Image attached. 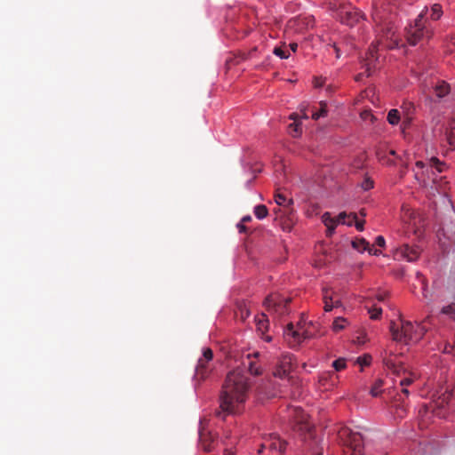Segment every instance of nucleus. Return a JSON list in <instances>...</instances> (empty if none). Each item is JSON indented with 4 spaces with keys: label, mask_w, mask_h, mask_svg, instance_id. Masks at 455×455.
<instances>
[{
    "label": "nucleus",
    "mask_w": 455,
    "mask_h": 455,
    "mask_svg": "<svg viewBox=\"0 0 455 455\" xmlns=\"http://www.w3.org/2000/svg\"><path fill=\"white\" fill-rule=\"evenodd\" d=\"M442 14H443V9L439 4H435L431 6L430 18L433 20H439L441 18Z\"/></svg>",
    "instance_id": "24"
},
{
    "label": "nucleus",
    "mask_w": 455,
    "mask_h": 455,
    "mask_svg": "<svg viewBox=\"0 0 455 455\" xmlns=\"http://www.w3.org/2000/svg\"><path fill=\"white\" fill-rule=\"evenodd\" d=\"M323 453V449H321V451H317L315 452V455H322Z\"/></svg>",
    "instance_id": "55"
},
{
    "label": "nucleus",
    "mask_w": 455,
    "mask_h": 455,
    "mask_svg": "<svg viewBox=\"0 0 455 455\" xmlns=\"http://www.w3.org/2000/svg\"><path fill=\"white\" fill-rule=\"evenodd\" d=\"M259 352L249 353L242 362V369L247 371L251 375L258 376L262 372L261 366L258 363ZM241 368V366H239Z\"/></svg>",
    "instance_id": "11"
},
{
    "label": "nucleus",
    "mask_w": 455,
    "mask_h": 455,
    "mask_svg": "<svg viewBox=\"0 0 455 455\" xmlns=\"http://www.w3.org/2000/svg\"><path fill=\"white\" fill-rule=\"evenodd\" d=\"M433 90L436 98L442 99L449 94L450 85L444 81H437L433 85Z\"/></svg>",
    "instance_id": "18"
},
{
    "label": "nucleus",
    "mask_w": 455,
    "mask_h": 455,
    "mask_svg": "<svg viewBox=\"0 0 455 455\" xmlns=\"http://www.w3.org/2000/svg\"><path fill=\"white\" fill-rule=\"evenodd\" d=\"M244 315L247 317L249 315V311H246V313L242 312V317H244Z\"/></svg>",
    "instance_id": "52"
},
{
    "label": "nucleus",
    "mask_w": 455,
    "mask_h": 455,
    "mask_svg": "<svg viewBox=\"0 0 455 455\" xmlns=\"http://www.w3.org/2000/svg\"><path fill=\"white\" fill-rule=\"evenodd\" d=\"M413 382V379L411 377H405L400 380V386L407 387Z\"/></svg>",
    "instance_id": "38"
},
{
    "label": "nucleus",
    "mask_w": 455,
    "mask_h": 455,
    "mask_svg": "<svg viewBox=\"0 0 455 455\" xmlns=\"http://www.w3.org/2000/svg\"><path fill=\"white\" fill-rule=\"evenodd\" d=\"M273 53L281 59H288L290 56L289 52L283 47H275Z\"/></svg>",
    "instance_id": "31"
},
{
    "label": "nucleus",
    "mask_w": 455,
    "mask_h": 455,
    "mask_svg": "<svg viewBox=\"0 0 455 455\" xmlns=\"http://www.w3.org/2000/svg\"><path fill=\"white\" fill-rule=\"evenodd\" d=\"M265 339H266V341L270 342V341H271V339H272V338H271L270 336H267V337L265 338Z\"/></svg>",
    "instance_id": "56"
},
{
    "label": "nucleus",
    "mask_w": 455,
    "mask_h": 455,
    "mask_svg": "<svg viewBox=\"0 0 455 455\" xmlns=\"http://www.w3.org/2000/svg\"><path fill=\"white\" fill-rule=\"evenodd\" d=\"M213 352L211 348L206 347L203 350L202 356L198 359L195 372V379L197 380H204L211 374L212 367Z\"/></svg>",
    "instance_id": "7"
},
{
    "label": "nucleus",
    "mask_w": 455,
    "mask_h": 455,
    "mask_svg": "<svg viewBox=\"0 0 455 455\" xmlns=\"http://www.w3.org/2000/svg\"><path fill=\"white\" fill-rule=\"evenodd\" d=\"M352 246L355 250H357L360 252H363L367 251L370 254L377 255L379 253V250L374 249L370 245V243L363 238L356 239L355 241L352 242Z\"/></svg>",
    "instance_id": "17"
},
{
    "label": "nucleus",
    "mask_w": 455,
    "mask_h": 455,
    "mask_svg": "<svg viewBox=\"0 0 455 455\" xmlns=\"http://www.w3.org/2000/svg\"><path fill=\"white\" fill-rule=\"evenodd\" d=\"M275 203L280 206L289 207L292 201L290 199L288 200L282 194H276L275 196Z\"/></svg>",
    "instance_id": "28"
},
{
    "label": "nucleus",
    "mask_w": 455,
    "mask_h": 455,
    "mask_svg": "<svg viewBox=\"0 0 455 455\" xmlns=\"http://www.w3.org/2000/svg\"><path fill=\"white\" fill-rule=\"evenodd\" d=\"M283 230H286V231H290L291 230V226L290 225H287V226H283Z\"/></svg>",
    "instance_id": "50"
},
{
    "label": "nucleus",
    "mask_w": 455,
    "mask_h": 455,
    "mask_svg": "<svg viewBox=\"0 0 455 455\" xmlns=\"http://www.w3.org/2000/svg\"><path fill=\"white\" fill-rule=\"evenodd\" d=\"M347 214L346 212H340L337 220L333 219L329 212H324L322 216V220L327 228V235L331 236L333 234L336 226L339 223L352 226V222L347 221Z\"/></svg>",
    "instance_id": "12"
},
{
    "label": "nucleus",
    "mask_w": 455,
    "mask_h": 455,
    "mask_svg": "<svg viewBox=\"0 0 455 455\" xmlns=\"http://www.w3.org/2000/svg\"><path fill=\"white\" fill-rule=\"evenodd\" d=\"M291 302V299H283L277 295H270L266 298L264 306L266 309L270 313L277 316H282L288 314V304Z\"/></svg>",
    "instance_id": "8"
},
{
    "label": "nucleus",
    "mask_w": 455,
    "mask_h": 455,
    "mask_svg": "<svg viewBox=\"0 0 455 455\" xmlns=\"http://www.w3.org/2000/svg\"><path fill=\"white\" fill-rule=\"evenodd\" d=\"M284 337L291 346H297L303 340L312 338L313 335L307 330L301 331L299 324L298 329H295L291 323L284 331Z\"/></svg>",
    "instance_id": "10"
},
{
    "label": "nucleus",
    "mask_w": 455,
    "mask_h": 455,
    "mask_svg": "<svg viewBox=\"0 0 455 455\" xmlns=\"http://www.w3.org/2000/svg\"><path fill=\"white\" fill-rule=\"evenodd\" d=\"M256 325L259 331L262 334L268 329V321L267 319V315L265 314H261L260 316L256 318Z\"/></svg>",
    "instance_id": "21"
},
{
    "label": "nucleus",
    "mask_w": 455,
    "mask_h": 455,
    "mask_svg": "<svg viewBox=\"0 0 455 455\" xmlns=\"http://www.w3.org/2000/svg\"><path fill=\"white\" fill-rule=\"evenodd\" d=\"M375 243H376V244H377L378 246H379V247H384V245H385V239H384V237H383V236L379 235V236H377V237H376V239H375Z\"/></svg>",
    "instance_id": "40"
},
{
    "label": "nucleus",
    "mask_w": 455,
    "mask_h": 455,
    "mask_svg": "<svg viewBox=\"0 0 455 455\" xmlns=\"http://www.w3.org/2000/svg\"><path fill=\"white\" fill-rule=\"evenodd\" d=\"M199 439L201 446L203 447L204 451H212V444L213 442V439L212 436H207L206 434L203 430L199 432Z\"/></svg>",
    "instance_id": "20"
},
{
    "label": "nucleus",
    "mask_w": 455,
    "mask_h": 455,
    "mask_svg": "<svg viewBox=\"0 0 455 455\" xmlns=\"http://www.w3.org/2000/svg\"><path fill=\"white\" fill-rule=\"evenodd\" d=\"M289 372H290L289 371L283 369L282 367L277 365L275 371H274V375L280 379H283L286 376H288Z\"/></svg>",
    "instance_id": "35"
},
{
    "label": "nucleus",
    "mask_w": 455,
    "mask_h": 455,
    "mask_svg": "<svg viewBox=\"0 0 455 455\" xmlns=\"http://www.w3.org/2000/svg\"><path fill=\"white\" fill-rule=\"evenodd\" d=\"M329 9L335 13V16L339 21L347 26L353 27L359 22L360 20H364V14L357 8L353 6L350 3L343 0H333L329 3Z\"/></svg>",
    "instance_id": "4"
},
{
    "label": "nucleus",
    "mask_w": 455,
    "mask_h": 455,
    "mask_svg": "<svg viewBox=\"0 0 455 455\" xmlns=\"http://www.w3.org/2000/svg\"><path fill=\"white\" fill-rule=\"evenodd\" d=\"M390 154H391V155H395V152L394 150H391V151H390Z\"/></svg>",
    "instance_id": "59"
},
{
    "label": "nucleus",
    "mask_w": 455,
    "mask_h": 455,
    "mask_svg": "<svg viewBox=\"0 0 455 455\" xmlns=\"http://www.w3.org/2000/svg\"><path fill=\"white\" fill-rule=\"evenodd\" d=\"M237 228L240 233H245L247 231V228L241 222L237 224Z\"/></svg>",
    "instance_id": "41"
},
{
    "label": "nucleus",
    "mask_w": 455,
    "mask_h": 455,
    "mask_svg": "<svg viewBox=\"0 0 455 455\" xmlns=\"http://www.w3.org/2000/svg\"><path fill=\"white\" fill-rule=\"evenodd\" d=\"M383 362L388 369L392 370L394 372L397 374L399 373V366H397L396 363L393 362L391 358H385Z\"/></svg>",
    "instance_id": "33"
},
{
    "label": "nucleus",
    "mask_w": 455,
    "mask_h": 455,
    "mask_svg": "<svg viewBox=\"0 0 455 455\" xmlns=\"http://www.w3.org/2000/svg\"><path fill=\"white\" fill-rule=\"evenodd\" d=\"M251 387V379L246 372L237 367L227 374L220 396L219 417L225 418L228 414L239 413L247 400Z\"/></svg>",
    "instance_id": "1"
},
{
    "label": "nucleus",
    "mask_w": 455,
    "mask_h": 455,
    "mask_svg": "<svg viewBox=\"0 0 455 455\" xmlns=\"http://www.w3.org/2000/svg\"><path fill=\"white\" fill-rule=\"evenodd\" d=\"M394 0H388V4H391V2H393Z\"/></svg>",
    "instance_id": "60"
},
{
    "label": "nucleus",
    "mask_w": 455,
    "mask_h": 455,
    "mask_svg": "<svg viewBox=\"0 0 455 455\" xmlns=\"http://www.w3.org/2000/svg\"><path fill=\"white\" fill-rule=\"evenodd\" d=\"M332 47H333V49L335 51L336 58L337 59L340 58V50H339V48L336 44H333Z\"/></svg>",
    "instance_id": "43"
},
{
    "label": "nucleus",
    "mask_w": 455,
    "mask_h": 455,
    "mask_svg": "<svg viewBox=\"0 0 455 455\" xmlns=\"http://www.w3.org/2000/svg\"><path fill=\"white\" fill-rule=\"evenodd\" d=\"M326 115H327V104L325 102L321 101L319 110L312 113V118L315 120H317L322 116H325Z\"/></svg>",
    "instance_id": "26"
},
{
    "label": "nucleus",
    "mask_w": 455,
    "mask_h": 455,
    "mask_svg": "<svg viewBox=\"0 0 455 455\" xmlns=\"http://www.w3.org/2000/svg\"><path fill=\"white\" fill-rule=\"evenodd\" d=\"M368 312L371 319L377 320L380 317L382 314V309L380 307H372L369 308Z\"/></svg>",
    "instance_id": "32"
},
{
    "label": "nucleus",
    "mask_w": 455,
    "mask_h": 455,
    "mask_svg": "<svg viewBox=\"0 0 455 455\" xmlns=\"http://www.w3.org/2000/svg\"><path fill=\"white\" fill-rule=\"evenodd\" d=\"M376 52L377 46L372 44L369 49L366 59L363 60V67L365 68V71L356 76V81H361L364 76H370L371 75V69L375 67L374 62L378 60V57L375 55Z\"/></svg>",
    "instance_id": "14"
},
{
    "label": "nucleus",
    "mask_w": 455,
    "mask_h": 455,
    "mask_svg": "<svg viewBox=\"0 0 455 455\" xmlns=\"http://www.w3.org/2000/svg\"><path fill=\"white\" fill-rule=\"evenodd\" d=\"M244 315L247 317L249 315V311H246V313L242 312V317H244Z\"/></svg>",
    "instance_id": "53"
},
{
    "label": "nucleus",
    "mask_w": 455,
    "mask_h": 455,
    "mask_svg": "<svg viewBox=\"0 0 455 455\" xmlns=\"http://www.w3.org/2000/svg\"><path fill=\"white\" fill-rule=\"evenodd\" d=\"M253 212L257 219L262 220L267 216L268 210L266 205L259 204L254 207Z\"/></svg>",
    "instance_id": "23"
},
{
    "label": "nucleus",
    "mask_w": 455,
    "mask_h": 455,
    "mask_svg": "<svg viewBox=\"0 0 455 455\" xmlns=\"http://www.w3.org/2000/svg\"><path fill=\"white\" fill-rule=\"evenodd\" d=\"M402 392H403V394H405L406 395H409V390H408L405 387H403Z\"/></svg>",
    "instance_id": "49"
},
{
    "label": "nucleus",
    "mask_w": 455,
    "mask_h": 455,
    "mask_svg": "<svg viewBox=\"0 0 455 455\" xmlns=\"http://www.w3.org/2000/svg\"><path fill=\"white\" fill-rule=\"evenodd\" d=\"M442 312L445 315H452L455 312V304H451L443 307Z\"/></svg>",
    "instance_id": "37"
},
{
    "label": "nucleus",
    "mask_w": 455,
    "mask_h": 455,
    "mask_svg": "<svg viewBox=\"0 0 455 455\" xmlns=\"http://www.w3.org/2000/svg\"><path fill=\"white\" fill-rule=\"evenodd\" d=\"M297 117H298V115L295 114V113H292V114L290 115V119L294 120V122L290 124L289 126H288L289 132L291 133V135L292 137H298L301 133L300 123H299L297 121Z\"/></svg>",
    "instance_id": "19"
},
{
    "label": "nucleus",
    "mask_w": 455,
    "mask_h": 455,
    "mask_svg": "<svg viewBox=\"0 0 455 455\" xmlns=\"http://www.w3.org/2000/svg\"><path fill=\"white\" fill-rule=\"evenodd\" d=\"M285 448L286 443L281 441L277 435L272 434L265 438L264 443L258 450V453L261 454L265 449H268L269 451H276L280 453H283L285 451Z\"/></svg>",
    "instance_id": "13"
},
{
    "label": "nucleus",
    "mask_w": 455,
    "mask_h": 455,
    "mask_svg": "<svg viewBox=\"0 0 455 455\" xmlns=\"http://www.w3.org/2000/svg\"><path fill=\"white\" fill-rule=\"evenodd\" d=\"M244 315L247 317L249 315V311H246V313L242 312V317H244Z\"/></svg>",
    "instance_id": "51"
},
{
    "label": "nucleus",
    "mask_w": 455,
    "mask_h": 455,
    "mask_svg": "<svg viewBox=\"0 0 455 455\" xmlns=\"http://www.w3.org/2000/svg\"><path fill=\"white\" fill-rule=\"evenodd\" d=\"M443 402H444V399H443L442 401L438 402V405L439 406H443Z\"/></svg>",
    "instance_id": "58"
},
{
    "label": "nucleus",
    "mask_w": 455,
    "mask_h": 455,
    "mask_svg": "<svg viewBox=\"0 0 455 455\" xmlns=\"http://www.w3.org/2000/svg\"><path fill=\"white\" fill-rule=\"evenodd\" d=\"M289 47H290V49H291L293 52H295L297 51V49H298V44H296V43H291V44H289Z\"/></svg>",
    "instance_id": "45"
},
{
    "label": "nucleus",
    "mask_w": 455,
    "mask_h": 455,
    "mask_svg": "<svg viewBox=\"0 0 455 455\" xmlns=\"http://www.w3.org/2000/svg\"><path fill=\"white\" fill-rule=\"evenodd\" d=\"M291 363H292V357L291 355L286 354L283 355L281 360L278 363V366L282 367L283 369H285L289 371L291 370Z\"/></svg>",
    "instance_id": "22"
},
{
    "label": "nucleus",
    "mask_w": 455,
    "mask_h": 455,
    "mask_svg": "<svg viewBox=\"0 0 455 455\" xmlns=\"http://www.w3.org/2000/svg\"><path fill=\"white\" fill-rule=\"evenodd\" d=\"M395 10L394 7L386 6L382 1L375 0L371 16L375 24L379 28V31L383 34V36L395 42L396 28L395 26Z\"/></svg>",
    "instance_id": "2"
},
{
    "label": "nucleus",
    "mask_w": 455,
    "mask_h": 455,
    "mask_svg": "<svg viewBox=\"0 0 455 455\" xmlns=\"http://www.w3.org/2000/svg\"><path fill=\"white\" fill-rule=\"evenodd\" d=\"M251 220V217L250 215H246V216L243 217L241 223L250 222Z\"/></svg>",
    "instance_id": "47"
},
{
    "label": "nucleus",
    "mask_w": 455,
    "mask_h": 455,
    "mask_svg": "<svg viewBox=\"0 0 455 455\" xmlns=\"http://www.w3.org/2000/svg\"><path fill=\"white\" fill-rule=\"evenodd\" d=\"M420 254L418 246L411 247L409 244H403L395 251V257L404 259L408 261H415Z\"/></svg>",
    "instance_id": "15"
},
{
    "label": "nucleus",
    "mask_w": 455,
    "mask_h": 455,
    "mask_svg": "<svg viewBox=\"0 0 455 455\" xmlns=\"http://www.w3.org/2000/svg\"><path fill=\"white\" fill-rule=\"evenodd\" d=\"M332 366L336 371H339L346 368V360L344 358H339L332 363Z\"/></svg>",
    "instance_id": "34"
},
{
    "label": "nucleus",
    "mask_w": 455,
    "mask_h": 455,
    "mask_svg": "<svg viewBox=\"0 0 455 455\" xmlns=\"http://www.w3.org/2000/svg\"><path fill=\"white\" fill-rule=\"evenodd\" d=\"M347 221L355 222V226L357 230L362 231L363 229V221L357 220V217L355 213L347 215Z\"/></svg>",
    "instance_id": "30"
},
{
    "label": "nucleus",
    "mask_w": 455,
    "mask_h": 455,
    "mask_svg": "<svg viewBox=\"0 0 455 455\" xmlns=\"http://www.w3.org/2000/svg\"><path fill=\"white\" fill-rule=\"evenodd\" d=\"M448 141H449V144L451 145L452 141H451V137L450 135L448 136Z\"/></svg>",
    "instance_id": "57"
},
{
    "label": "nucleus",
    "mask_w": 455,
    "mask_h": 455,
    "mask_svg": "<svg viewBox=\"0 0 455 455\" xmlns=\"http://www.w3.org/2000/svg\"><path fill=\"white\" fill-rule=\"evenodd\" d=\"M403 210L406 212V214L408 213V215H409V217H410V218H412V216H413V214H414L412 212H411L409 209H406V210H405V208H404V207L403 208Z\"/></svg>",
    "instance_id": "48"
},
{
    "label": "nucleus",
    "mask_w": 455,
    "mask_h": 455,
    "mask_svg": "<svg viewBox=\"0 0 455 455\" xmlns=\"http://www.w3.org/2000/svg\"><path fill=\"white\" fill-rule=\"evenodd\" d=\"M429 166H427L426 164L422 161L416 162V167L421 172H415V178L419 181L427 185V181L424 178L425 175H427V178L430 179V172L434 175L433 168L438 172H442L443 171L444 164L440 162L436 157H432L429 161Z\"/></svg>",
    "instance_id": "9"
},
{
    "label": "nucleus",
    "mask_w": 455,
    "mask_h": 455,
    "mask_svg": "<svg viewBox=\"0 0 455 455\" xmlns=\"http://www.w3.org/2000/svg\"><path fill=\"white\" fill-rule=\"evenodd\" d=\"M323 299L324 302V310L331 311L333 307L341 306L339 299L334 300V291L329 288L323 289Z\"/></svg>",
    "instance_id": "16"
},
{
    "label": "nucleus",
    "mask_w": 455,
    "mask_h": 455,
    "mask_svg": "<svg viewBox=\"0 0 455 455\" xmlns=\"http://www.w3.org/2000/svg\"><path fill=\"white\" fill-rule=\"evenodd\" d=\"M386 297H387L386 293H379V294L377 295V299L379 301H383Z\"/></svg>",
    "instance_id": "46"
},
{
    "label": "nucleus",
    "mask_w": 455,
    "mask_h": 455,
    "mask_svg": "<svg viewBox=\"0 0 455 455\" xmlns=\"http://www.w3.org/2000/svg\"><path fill=\"white\" fill-rule=\"evenodd\" d=\"M347 323V319L343 317H337L332 324V328L334 331H339L345 328Z\"/></svg>",
    "instance_id": "29"
},
{
    "label": "nucleus",
    "mask_w": 455,
    "mask_h": 455,
    "mask_svg": "<svg viewBox=\"0 0 455 455\" xmlns=\"http://www.w3.org/2000/svg\"><path fill=\"white\" fill-rule=\"evenodd\" d=\"M244 315L247 317L249 315V311H246V313L242 312V317H244Z\"/></svg>",
    "instance_id": "54"
},
{
    "label": "nucleus",
    "mask_w": 455,
    "mask_h": 455,
    "mask_svg": "<svg viewBox=\"0 0 455 455\" xmlns=\"http://www.w3.org/2000/svg\"><path fill=\"white\" fill-rule=\"evenodd\" d=\"M427 12L428 10L426 7L415 19L414 23L406 28L407 41L411 45H416L421 40L431 37L432 29L427 25V20L425 19Z\"/></svg>",
    "instance_id": "5"
},
{
    "label": "nucleus",
    "mask_w": 455,
    "mask_h": 455,
    "mask_svg": "<svg viewBox=\"0 0 455 455\" xmlns=\"http://www.w3.org/2000/svg\"><path fill=\"white\" fill-rule=\"evenodd\" d=\"M454 350H455V346H453L452 344H446L444 348H443V352L446 353V354H451L454 355Z\"/></svg>",
    "instance_id": "39"
},
{
    "label": "nucleus",
    "mask_w": 455,
    "mask_h": 455,
    "mask_svg": "<svg viewBox=\"0 0 455 455\" xmlns=\"http://www.w3.org/2000/svg\"><path fill=\"white\" fill-rule=\"evenodd\" d=\"M371 356L368 355L357 358V363L361 366H367L371 363Z\"/></svg>",
    "instance_id": "36"
},
{
    "label": "nucleus",
    "mask_w": 455,
    "mask_h": 455,
    "mask_svg": "<svg viewBox=\"0 0 455 455\" xmlns=\"http://www.w3.org/2000/svg\"><path fill=\"white\" fill-rule=\"evenodd\" d=\"M341 437L345 438V449L343 455H363V441L361 434L352 432L350 430H344Z\"/></svg>",
    "instance_id": "6"
},
{
    "label": "nucleus",
    "mask_w": 455,
    "mask_h": 455,
    "mask_svg": "<svg viewBox=\"0 0 455 455\" xmlns=\"http://www.w3.org/2000/svg\"><path fill=\"white\" fill-rule=\"evenodd\" d=\"M323 84V80L322 78H315V87H321Z\"/></svg>",
    "instance_id": "42"
},
{
    "label": "nucleus",
    "mask_w": 455,
    "mask_h": 455,
    "mask_svg": "<svg viewBox=\"0 0 455 455\" xmlns=\"http://www.w3.org/2000/svg\"><path fill=\"white\" fill-rule=\"evenodd\" d=\"M387 121L390 124H397L400 121V113L397 109H391L387 114Z\"/></svg>",
    "instance_id": "25"
},
{
    "label": "nucleus",
    "mask_w": 455,
    "mask_h": 455,
    "mask_svg": "<svg viewBox=\"0 0 455 455\" xmlns=\"http://www.w3.org/2000/svg\"><path fill=\"white\" fill-rule=\"evenodd\" d=\"M390 331L394 340L416 343L422 339L427 329L421 323H417L415 326L410 321H403L400 327L391 322Z\"/></svg>",
    "instance_id": "3"
},
{
    "label": "nucleus",
    "mask_w": 455,
    "mask_h": 455,
    "mask_svg": "<svg viewBox=\"0 0 455 455\" xmlns=\"http://www.w3.org/2000/svg\"><path fill=\"white\" fill-rule=\"evenodd\" d=\"M371 188H372V181L366 180L365 184L363 185V188L367 190L370 189Z\"/></svg>",
    "instance_id": "44"
},
{
    "label": "nucleus",
    "mask_w": 455,
    "mask_h": 455,
    "mask_svg": "<svg viewBox=\"0 0 455 455\" xmlns=\"http://www.w3.org/2000/svg\"><path fill=\"white\" fill-rule=\"evenodd\" d=\"M382 386H383V380L380 379H376L373 386L371 388V391H370L371 395L375 397L379 395L380 393L382 392L381 391Z\"/></svg>",
    "instance_id": "27"
}]
</instances>
